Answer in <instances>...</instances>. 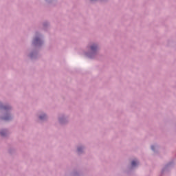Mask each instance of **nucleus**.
<instances>
[{"instance_id": "f257e3e1", "label": "nucleus", "mask_w": 176, "mask_h": 176, "mask_svg": "<svg viewBox=\"0 0 176 176\" xmlns=\"http://www.w3.org/2000/svg\"><path fill=\"white\" fill-rule=\"evenodd\" d=\"M138 164V162L133 160L131 162V166H132V167H135V166H137Z\"/></svg>"}, {"instance_id": "20e7f679", "label": "nucleus", "mask_w": 176, "mask_h": 176, "mask_svg": "<svg viewBox=\"0 0 176 176\" xmlns=\"http://www.w3.org/2000/svg\"><path fill=\"white\" fill-rule=\"evenodd\" d=\"M39 42V38H35L34 41V43H38Z\"/></svg>"}, {"instance_id": "6e6552de", "label": "nucleus", "mask_w": 176, "mask_h": 176, "mask_svg": "<svg viewBox=\"0 0 176 176\" xmlns=\"http://www.w3.org/2000/svg\"><path fill=\"white\" fill-rule=\"evenodd\" d=\"M78 151L80 152V148H78Z\"/></svg>"}, {"instance_id": "7ed1b4c3", "label": "nucleus", "mask_w": 176, "mask_h": 176, "mask_svg": "<svg viewBox=\"0 0 176 176\" xmlns=\"http://www.w3.org/2000/svg\"><path fill=\"white\" fill-rule=\"evenodd\" d=\"M39 118L42 120L45 119V118H46V115L41 116Z\"/></svg>"}, {"instance_id": "0eeeda50", "label": "nucleus", "mask_w": 176, "mask_h": 176, "mask_svg": "<svg viewBox=\"0 0 176 176\" xmlns=\"http://www.w3.org/2000/svg\"><path fill=\"white\" fill-rule=\"evenodd\" d=\"M9 120V118H4V120Z\"/></svg>"}, {"instance_id": "423d86ee", "label": "nucleus", "mask_w": 176, "mask_h": 176, "mask_svg": "<svg viewBox=\"0 0 176 176\" xmlns=\"http://www.w3.org/2000/svg\"><path fill=\"white\" fill-rule=\"evenodd\" d=\"M151 149H152L153 151H155V146H151Z\"/></svg>"}, {"instance_id": "39448f33", "label": "nucleus", "mask_w": 176, "mask_h": 176, "mask_svg": "<svg viewBox=\"0 0 176 176\" xmlns=\"http://www.w3.org/2000/svg\"><path fill=\"white\" fill-rule=\"evenodd\" d=\"M0 134H1V135H5V133H3V131H1V132L0 133Z\"/></svg>"}, {"instance_id": "f03ea898", "label": "nucleus", "mask_w": 176, "mask_h": 176, "mask_svg": "<svg viewBox=\"0 0 176 176\" xmlns=\"http://www.w3.org/2000/svg\"><path fill=\"white\" fill-rule=\"evenodd\" d=\"M91 50L92 52H94V51L97 50V45H92V46L91 47Z\"/></svg>"}]
</instances>
